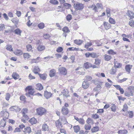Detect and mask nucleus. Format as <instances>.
<instances>
[{"label":"nucleus","instance_id":"nucleus-1","mask_svg":"<svg viewBox=\"0 0 134 134\" xmlns=\"http://www.w3.org/2000/svg\"><path fill=\"white\" fill-rule=\"evenodd\" d=\"M37 114L38 115L42 116L44 114L46 113V111L44 108L40 107L36 109Z\"/></svg>","mask_w":134,"mask_h":134},{"label":"nucleus","instance_id":"nucleus-2","mask_svg":"<svg viewBox=\"0 0 134 134\" xmlns=\"http://www.w3.org/2000/svg\"><path fill=\"white\" fill-rule=\"evenodd\" d=\"M74 7L75 9L77 10H82L84 8V5L82 3L78 2L74 4Z\"/></svg>","mask_w":134,"mask_h":134},{"label":"nucleus","instance_id":"nucleus-3","mask_svg":"<svg viewBox=\"0 0 134 134\" xmlns=\"http://www.w3.org/2000/svg\"><path fill=\"white\" fill-rule=\"evenodd\" d=\"M92 8H93V9L95 11H97L99 9H102L103 8V6L101 4L97 3L96 4V5H93L92 6Z\"/></svg>","mask_w":134,"mask_h":134},{"label":"nucleus","instance_id":"nucleus-4","mask_svg":"<svg viewBox=\"0 0 134 134\" xmlns=\"http://www.w3.org/2000/svg\"><path fill=\"white\" fill-rule=\"evenodd\" d=\"M58 70L60 73L64 75H66L67 74V70L64 67H60L59 68Z\"/></svg>","mask_w":134,"mask_h":134},{"label":"nucleus","instance_id":"nucleus-5","mask_svg":"<svg viewBox=\"0 0 134 134\" xmlns=\"http://www.w3.org/2000/svg\"><path fill=\"white\" fill-rule=\"evenodd\" d=\"M9 109L10 111H15L16 112L19 111L21 110V109L15 105L10 107Z\"/></svg>","mask_w":134,"mask_h":134},{"label":"nucleus","instance_id":"nucleus-6","mask_svg":"<svg viewBox=\"0 0 134 134\" xmlns=\"http://www.w3.org/2000/svg\"><path fill=\"white\" fill-rule=\"evenodd\" d=\"M62 94L63 96L65 97L66 98L70 97V95L69 94V92L67 89H64L62 92Z\"/></svg>","mask_w":134,"mask_h":134},{"label":"nucleus","instance_id":"nucleus-7","mask_svg":"<svg viewBox=\"0 0 134 134\" xmlns=\"http://www.w3.org/2000/svg\"><path fill=\"white\" fill-rule=\"evenodd\" d=\"M90 84L87 81H84L82 84V87L85 89H87L89 86Z\"/></svg>","mask_w":134,"mask_h":134},{"label":"nucleus","instance_id":"nucleus-8","mask_svg":"<svg viewBox=\"0 0 134 134\" xmlns=\"http://www.w3.org/2000/svg\"><path fill=\"white\" fill-rule=\"evenodd\" d=\"M103 24L105 29L107 30L109 29L111 27V25L107 22L104 21Z\"/></svg>","mask_w":134,"mask_h":134},{"label":"nucleus","instance_id":"nucleus-9","mask_svg":"<svg viewBox=\"0 0 134 134\" xmlns=\"http://www.w3.org/2000/svg\"><path fill=\"white\" fill-rule=\"evenodd\" d=\"M69 111V110L67 108H65L64 107H62V112L63 115H66L68 113Z\"/></svg>","mask_w":134,"mask_h":134},{"label":"nucleus","instance_id":"nucleus-10","mask_svg":"<svg viewBox=\"0 0 134 134\" xmlns=\"http://www.w3.org/2000/svg\"><path fill=\"white\" fill-rule=\"evenodd\" d=\"M127 15L130 19H132L134 18V14L133 12L128 10L127 11Z\"/></svg>","mask_w":134,"mask_h":134},{"label":"nucleus","instance_id":"nucleus-11","mask_svg":"<svg viewBox=\"0 0 134 134\" xmlns=\"http://www.w3.org/2000/svg\"><path fill=\"white\" fill-rule=\"evenodd\" d=\"M52 94L49 92H48L47 91H44V96L47 99H48L51 96Z\"/></svg>","mask_w":134,"mask_h":134},{"label":"nucleus","instance_id":"nucleus-12","mask_svg":"<svg viewBox=\"0 0 134 134\" xmlns=\"http://www.w3.org/2000/svg\"><path fill=\"white\" fill-rule=\"evenodd\" d=\"M14 53L17 55H20L22 54L23 52L20 50L17 49L14 52Z\"/></svg>","mask_w":134,"mask_h":134},{"label":"nucleus","instance_id":"nucleus-13","mask_svg":"<svg viewBox=\"0 0 134 134\" xmlns=\"http://www.w3.org/2000/svg\"><path fill=\"white\" fill-rule=\"evenodd\" d=\"M23 131L25 134H29L31 132V128L29 127L25 128Z\"/></svg>","mask_w":134,"mask_h":134},{"label":"nucleus","instance_id":"nucleus-14","mask_svg":"<svg viewBox=\"0 0 134 134\" xmlns=\"http://www.w3.org/2000/svg\"><path fill=\"white\" fill-rule=\"evenodd\" d=\"M92 64L89 62H87L84 64V66L86 69H89L92 67Z\"/></svg>","mask_w":134,"mask_h":134},{"label":"nucleus","instance_id":"nucleus-15","mask_svg":"<svg viewBox=\"0 0 134 134\" xmlns=\"http://www.w3.org/2000/svg\"><path fill=\"white\" fill-rule=\"evenodd\" d=\"M42 131H48L49 130L48 126L46 124H44L42 126Z\"/></svg>","mask_w":134,"mask_h":134},{"label":"nucleus","instance_id":"nucleus-16","mask_svg":"<svg viewBox=\"0 0 134 134\" xmlns=\"http://www.w3.org/2000/svg\"><path fill=\"white\" fill-rule=\"evenodd\" d=\"M36 88L37 90L41 91L43 90V87L41 84L40 83H38L36 85Z\"/></svg>","mask_w":134,"mask_h":134},{"label":"nucleus","instance_id":"nucleus-17","mask_svg":"<svg viewBox=\"0 0 134 134\" xmlns=\"http://www.w3.org/2000/svg\"><path fill=\"white\" fill-rule=\"evenodd\" d=\"M132 67V65H127L126 66L125 69L127 72H128L129 73H130V70L131 69Z\"/></svg>","mask_w":134,"mask_h":134},{"label":"nucleus","instance_id":"nucleus-18","mask_svg":"<svg viewBox=\"0 0 134 134\" xmlns=\"http://www.w3.org/2000/svg\"><path fill=\"white\" fill-rule=\"evenodd\" d=\"M24 58L25 59H28L31 57V55L28 53H24L23 55Z\"/></svg>","mask_w":134,"mask_h":134},{"label":"nucleus","instance_id":"nucleus-19","mask_svg":"<svg viewBox=\"0 0 134 134\" xmlns=\"http://www.w3.org/2000/svg\"><path fill=\"white\" fill-rule=\"evenodd\" d=\"M73 129L74 131L76 133H77L80 130V127L78 125L74 126L73 127Z\"/></svg>","mask_w":134,"mask_h":134},{"label":"nucleus","instance_id":"nucleus-20","mask_svg":"<svg viewBox=\"0 0 134 134\" xmlns=\"http://www.w3.org/2000/svg\"><path fill=\"white\" fill-rule=\"evenodd\" d=\"M55 71L54 69H52L49 72V76L51 77H53L55 74Z\"/></svg>","mask_w":134,"mask_h":134},{"label":"nucleus","instance_id":"nucleus-21","mask_svg":"<svg viewBox=\"0 0 134 134\" xmlns=\"http://www.w3.org/2000/svg\"><path fill=\"white\" fill-rule=\"evenodd\" d=\"M12 76L15 80L18 79L19 77V75L16 72H13L12 75Z\"/></svg>","mask_w":134,"mask_h":134},{"label":"nucleus","instance_id":"nucleus-22","mask_svg":"<svg viewBox=\"0 0 134 134\" xmlns=\"http://www.w3.org/2000/svg\"><path fill=\"white\" fill-rule=\"evenodd\" d=\"M117 71V69L113 67L110 70V73L112 75L115 74Z\"/></svg>","mask_w":134,"mask_h":134},{"label":"nucleus","instance_id":"nucleus-23","mask_svg":"<svg viewBox=\"0 0 134 134\" xmlns=\"http://www.w3.org/2000/svg\"><path fill=\"white\" fill-rule=\"evenodd\" d=\"M29 122L32 124H35L37 122V121L35 118H33L29 120Z\"/></svg>","mask_w":134,"mask_h":134},{"label":"nucleus","instance_id":"nucleus-24","mask_svg":"<svg viewBox=\"0 0 134 134\" xmlns=\"http://www.w3.org/2000/svg\"><path fill=\"white\" fill-rule=\"evenodd\" d=\"M119 134H126L127 132V131L126 130H120L118 132Z\"/></svg>","mask_w":134,"mask_h":134},{"label":"nucleus","instance_id":"nucleus-25","mask_svg":"<svg viewBox=\"0 0 134 134\" xmlns=\"http://www.w3.org/2000/svg\"><path fill=\"white\" fill-rule=\"evenodd\" d=\"M40 71V69L37 66H35L33 70V72L35 74H38V71Z\"/></svg>","mask_w":134,"mask_h":134},{"label":"nucleus","instance_id":"nucleus-26","mask_svg":"<svg viewBox=\"0 0 134 134\" xmlns=\"http://www.w3.org/2000/svg\"><path fill=\"white\" fill-rule=\"evenodd\" d=\"M86 122L88 124L91 125H92L93 124V120L90 118H88L87 119Z\"/></svg>","mask_w":134,"mask_h":134},{"label":"nucleus","instance_id":"nucleus-27","mask_svg":"<svg viewBox=\"0 0 134 134\" xmlns=\"http://www.w3.org/2000/svg\"><path fill=\"white\" fill-rule=\"evenodd\" d=\"M104 59L107 61L109 60L111 58V56L107 54H105L104 55Z\"/></svg>","mask_w":134,"mask_h":134},{"label":"nucleus","instance_id":"nucleus-28","mask_svg":"<svg viewBox=\"0 0 134 134\" xmlns=\"http://www.w3.org/2000/svg\"><path fill=\"white\" fill-rule=\"evenodd\" d=\"M133 94L134 93V86H129L127 88Z\"/></svg>","mask_w":134,"mask_h":134},{"label":"nucleus","instance_id":"nucleus-29","mask_svg":"<svg viewBox=\"0 0 134 134\" xmlns=\"http://www.w3.org/2000/svg\"><path fill=\"white\" fill-rule=\"evenodd\" d=\"M83 42V41L80 40H76L74 41V43L77 45L81 44Z\"/></svg>","mask_w":134,"mask_h":134},{"label":"nucleus","instance_id":"nucleus-30","mask_svg":"<svg viewBox=\"0 0 134 134\" xmlns=\"http://www.w3.org/2000/svg\"><path fill=\"white\" fill-rule=\"evenodd\" d=\"M111 109V110L115 112V111L116 109V107L115 104H112L110 105Z\"/></svg>","mask_w":134,"mask_h":134},{"label":"nucleus","instance_id":"nucleus-31","mask_svg":"<svg viewBox=\"0 0 134 134\" xmlns=\"http://www.w3.org/2000/svg\"><path fill=\"white\" fill-rule=\"evenodd\" d=\"M99 128L98 127L96 126L94 127L91 129V131L92 132H96L99 130Z\"/></svg>","mask_w":134,"mask_h":134},{"label":"nucleus","instance_id":"nucleus-32","mask_svg":"<svg viewBox=\"0 0 134 134\" xmlns=\"http://www.w3.org/2000/svg\"><path fill=\"white\" fill-rule=\"evenodd\" d=\"M35 92L34 89V88H32L29 91L28 93H26L25 95L26 96L28 95L29 94L31 95H33V94Z\"/></svg>","mask_w":134,"mask_h":134},{"label":"nucleus","instance_id":"nucleus-33","mask_svg":"<svg viewBox=\"0 0 134 134\" xmlns=\"http://www.w3.org/2000/svg\"><path fill=\"white\" fill-rule=\"evenodd\" d=\"M125 96L127 97H130V96H133V94L131 93L130 91H126L125 93Z\"/></svg>","mask_w":134,"mask_h":134},{"label":"nucleus","instance_id":"nucleus-34","mask_svg":"<svg viewBox=\"0 0 134 134\" xmlns=\"http://www.w3.org/2000/svg\"><path fill=\"white\" fill-rule=\"evenodd\" d=\"M40 58L38 57H37L36 59H32L31 60V63H38L40 61V60H39V59Z\"/></svg>","mask_w":134,"mask_h":134},{"label":"nucleus","instance_id":"nucleus-35","mask_svg":"<svg viewBox=\"0 0 134 134\" xmlns=\"http://www.w3.org/2000/svg\"><path fill=\"white\" fill-rule=\"evenodd\" d=\"M114 64V68H119L121 67V64L120 63H118L117 62H115Z\"/></svg>","mask_w":134,"mask_h":134},{"label":"nucleus","instance_id":"nucleus-36","mask_svg":"<svg viewBox=\"0 0 134 134\" xmlns=\"http://www.w3.org/2000/svg\"><path fill=\"white\" fill-rule=\"evenodd\" d=\"M6 49L7 50L9 51H13V48L12 46L10 45H8L6 46Z\"/></svg>","mask_w":134,"mask_h":134},{"label":"nucleus","instance_id":"nucleus-37","mask_svg":"<svg viewBox=\"0 0 134 134\" xmlns=\"http://www.w3.org/2000/svg\"><path fill=\"white\" fill-rule=\"evenodd\" d=\"M63 5L64 7L66 9H68L71 7V4L67 3H65Z\"/></svg>","mask_w":134,"mask_h":134},{"label":"nucleus","instance_id":"nucleus-38","mask_svg":"<svg viewBox=\"0 0 134 134\" xmlns=\"http://www.w3.org/2000/svg\"><path fill=\"white\" fill-rule=\"evenodd\" d=\"M45 49V47L42 45H40L37 47V49L39 51H41Z\"/></svg>","mask_w":134,"mask_h":134},{"label":"nucleus","instance_id":"nucleus-39","mask_svg":"<svg viewBox=\"0 0 134 134\" xmlns=\"http://www.w3.org/2000/svg\"><path fill=\"white\" fill-rule=\"evenodd\" d=\"M0 125L1 126L3 127H4L6 125V121L4 119L1 120L0 122Z\"/></svg>","mask_w":134,"mask_h":134},{"label":"nucleus","instance_id":"nucleus-40","mask_svg":"<svg viewBox=\"0 0 134 134\" xmlns=\"http://www.w3.org/2000/svg\"><path fill=\"white\" fill-rule=\"evenodd\" d=\"M91 126L88 124H86L84 126L85 129L86 130H90L91 128Z\"/></svg>","mask_w":134,"mask_h":134},{"label":"nucleus","instance_id":"nucleus-41","mask_svg":"<svg viewBox=\"0 0 134 134\" xmlns=\"http://www.w3.org/2000/svg\"><path fill=\"white\" fill-rule=\"evenodd\" d=\"M91 56L92 58H96L99 56V55L95 53H91Z\"/></svg>","mask_w":134,"mask_h":134},{"label":"nucleus","instance_id":"nucleus-42","mask_svg":"<svg viewBox=\"0 0 134 134\" xmlns=\"http://www.w3.org/2000/svg\"><path fill=\"white\" fill-rule=\"evenodd\" d=\"M49 2L55 5L59 3L56 0H50Z\"/></svg>","mask_w":134,"mask_h":134},{"label":"nucleus","instance_id":"nucleus-43","mask_svg":"<svg viewBox=\"0 0 134 134\" xmlns=\"http://www.w3.org/2000/svg\"><path fill=\"white\" fill-rule=\"evenodd\" d=\"M109 22L112 24H114L115 23V21L112 18L110 17L109 20Z\"/></svg>","mask_w":134,"mask_h":134},{"label":"nucleus","instance_id":"nucleus-44","mask_svg":"<svg viewBox=\"0 0 134 134\" xmlns=\"http://www.w3.org/2000/svg\"><path fill=\"white\" fill-rule=\"evenodd\" d=\"M32 88V86H28L26 87L25 89V91L26 92H29Z\"/></svg>","mask_w":134,"mask_h":134},{"label":"nucleus","instance_id":"nucleus-45","mask_svg":"<svg viewBox=\"0 0 134 134\" xmlns=\"http://www.w3.org/2000/svg\"><path fill=\"white\" fill-rule=\"evenodd\" d=\"M15 33L17 35H18L20 36L21 35V34L22 31L19 29H17L15 30Z\"/></svg>","mask_w":134,"mask_h":134},{"label":"nucleus","instance_id":"nucleus-46","mask_svg":"<svg viewBox=\"0 0 134 134\" xmlns=\"http://www.w3.org/2000/svg\"><path fill=\"white\" fill-rule=\"evenodd\" d=\"M106 12L108 17L110 16V9L109 8H107L106 10Z\"/></svg>","mask_w":134,"mask_h":134},{"label":"nucleus","instance_id":"nucleus-47","mask_svg":"<svg viewBox=\"0 0 134 134\" xmlns=\"http://www.w3.org/2000/svg\"><path fill=\"white\" fill-rule=\"evenodd\" d=\"M92 79V77L89 76H85V81H90Z\"/></svg>","mask_w":134,"mask_h":134},{"label":"nucleus","instance_id":"nucleus-48","mask_svg":"<svg viewBox=\"0 0 134 134\" xmlns=\"http://www.w3.org/2000/svg\"><path fill=\"white\" fill-rule=\"evenodd\" d=\"M107 52L108 54L112 55H114L116 54V52H114L113 50L112 49H110Z\"/></svg>","mask_w":134,"mask_h":134},{"label":"nucleus","instance_id":"nucleus-49","mask_svg":"<svg viewBox=\"0 0 134 134\" xmlns=\"http://www.w3.org/2000/svg\"><path fill=\"white\" fill-rule=\"evenodd\" d=\"M62 30L65 32L69 33L70 32V31L69 30L68 28L67 27H64Z\"/></svg>","mask_w":134,"mask_h":134},{"label":"nucleus","instance_id":"nucleus-50","mask_svg":"<svg viewBox=\"0 0 134 134\" xmlns=\"http://www.w3.org/2000/svg\"><path fill=\"white\" fill-rule=\"evenodd\" d=\"M101 62V60L99 59H95V64L96 65L100 64Z\"/></svg>","mask_w":134,"mask_h":134},{"label":"nucleus","instance_id":"nucleus-51","mask_svg":"<svg viewBox=\"0 0 134 134\" xmlns=\"http://www.w3.org/2000/svg\"><path fill=\"white\" fill-rule=\"evenodd\" d=\"M92 45V43L90 42H87L85 46V48L86 49H88V47L91 46Z\"/></svg>","mask_w":134,"mask_h":134},{"label":"nucleus","instance_id":"nucleus-52","mask_svg":"<svg viewBox=\"0 0 134 134\" xmlns=\"http://www.w3.org/2000/svg\"><path fill=\"white\" fill-rule=\"evenodd\" d=\"M38 27L40 29H43L44 26V24L43 23H41L40 24H39L38 25Z\"/></svg>","mask_w":134,"mask_h":134},{"label":"nucleus","instance_id":"nucleus-53","mask_svg":"<svg viewBox=\"0 0 134 134\" xmlns=\"http://www.w3.org/2000/svg\"><path fill=\"white\" fill-rule=\"evenodd\" d=\"M78 122L81 124H84L85 123L84 120H83V119L82 118L79 119V120Z\"/></svg>","mask_w":134,"mask_h":134},{"label":"nucleus","instance_id":"nucleus-54","mask_svg":"<svg viewBox=\"0 0 134 134\" xmlns=\"http://www.w3.org/2000/svg\"><path fill=\"white\" fill-rule=\"evenodd\" d=\"M10 97V95L9 93H7L5 95V99L7 100H9Z\"/></svg>","mask_w":134,"mask_h":134},{"label":"nucleus","instance_id":"nucleus-55","mask_svg":"<svg viewBox=\"0 0 134 134\" xmlns=\"http://www.w3.org/2000/svg\"><path fill=\"white\" fill-rule=\"evenodd\" d=\"M130 25L132 27H134V20H132L130 21L129 22Z\"/></svg>","mask_w":134,"mask_h":134},{"label":"nucleus","instance_id":"nucleus-56","mask_svg":"<svg viewBox=\"0 0 134 134\" xmlns=\"http://www.w3.org/2000/svg\"><path fill=\"white\" fill-rule=\"evenodd\" d=\"M72 16L70 14H69L66 16V19L68 21H69L72 19Z\"/></svg>","mask_w":134,"mask_h":134},{"label":"nucleus","instance_id":"nucleus-57","mask_svg":"<svg viewBox=\"0 0 134 134\" xmlns=\"http://www.w3.org/2000/svg\"><path fill=\"white\" fill-rule=\"evenodd\" d=\"M39 75L40 78L43 80H44L46 78V77L45 76V75L44 74H39Z\"/></svg>","mask_w":134,"mask_h":134},{"label":"nucleus","instance_id":"nucleus-58","mask_svg":"<svg viewBox=\"0 0 134 134\" xmlns=\"http://www.w3.org/2000/svg\"><path fill=\"white\" fill-rule=\"evenodd\" d=\"M27 50L28 51H30L32 49V47L31 45H27L26 46Z\"/></svg>","mask_w":134,"mask_h":134},{"label":"nucleus","instance_id":"nucleus-59","mask_svg":"<svg viewBox=\"0 0 134 134\" xmlns=\"http://www.w3.org/2000/svg\"><path fill=\"white\" fill-rule=\"evenodd\" d=\"M92 117L95 119L99 118V116L97 114H93L92 115Z\"/></svg>","mask_w":134,"mask_h":134},{"label":"nucleus","instance_id":"nucleus-60","mask_svg":"<svg viewBox=\"0 0 134 134\" xmlns=\"http://www.w3.org/2000/svg\"><path fill=\"white\" fill-rule=\"evenodd\" d=\"M128 106L126 104H125L123 106V108L122 109V110L124 111H126L128 109Z\"/></svg>","mask_w":134,"mask_h":134},{"label":"nucleus","instance_id":"nucleus-61","mask_svg":"<svg viewBox=\"0 0 134 134\" xmlns=\"http://www.w3.org/2000/svg\"><path fill=\"white\" fill-rule=\"evenodd\" d=\"M43 37L45 39H48L50 38V36L48 34H45L43 35Z\"/></svg>","mask_w":134,"mask_h":134},{"label":"nucleus","instance_id":"nucleus-62","mask_svg":"<svg viewBox=\"0 0 134 134\" xmlns=\"http://www.w3.org/2000/svg\"><path fill=\"white\" fill-rule=\"evenodd\" d=\"M27 111V108L23 109L22 110V114L24 115L26 113Z\"/></svg>","mask_w":134,"mask_h":134},{"label":"nucleus","instance_id":"nucleus-63","mask_svg":"<svg viewBox=\"0 0 134 134\" xmlns=\"http://www.w3.org/2000/svg\"><path fill=\"white\" fill-rule=\"evenodd\" d=\"M63 50V48L62 47H59L57 49L56 51L57 52H61Z\"/></svg>","mask_w":134,"mask_h":134},{"label":"nucleus","instance_id":"nucleus-64","mask_svg":"<svg viewBox=\"0 0 134 134\" xmlns=\"http://www.w3.org/2000/svg\"><path fill=\"white\" fill-rule=\"evenodd\" d=\"M5 28V27L4 24L0 25V31L3 30Z\"/></svg>","mask_w":134,"mask_h":134}]
</instances>
